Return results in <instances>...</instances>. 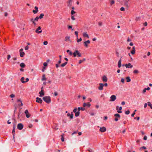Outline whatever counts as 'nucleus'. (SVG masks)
Segmentation results:
<instances>
[{"label": "nucleus", "instance_id": "f257e3e1", "mask_svg": "<svg viewBox=\"0 0 152 152\" xmlns=\"http://www.w3.org/2000/svg\"><path fill=\"white\" fill-rule=\"evenodd\" d=\"M43 99L47 103H49L51 102L50 97L49 96H45L43 97Z\"/></svg>", "mask_w": 152, "mask_h": 152}, {"label": "nucleus", "instance_id": "f03ea898", "mask_svg": "<svg viewBox=\"0 0 152 152\" xmlns=\"http://www.w3.org/2000/svg\"><path fill=\"white\" fill-rule=\"evenodd\" d=\"M73 55L75 57L77 56L78 57H80L81 56V53H80L79 51L77 50H76L73 53Z\"/></svg>", "mask_w": 152, "mask_h": 152}, {"label": "nucleus", "instance_id": "7ed1b4c3", "mask_svg": "<svg viewBox=\"0 0 152 152\" xmlns=\"http://www.w3.org/2000/svg\"><path fill=\"white\" fill-rule=\"evenodd\" d=\"M77 109L76 107L73 110V112L75 113V117H77L80 115V111H77Z\"/></svg>", "mask_w": 152, "mask_h": 152}, {"label": "nucleus", "instance_id": "20e7f679", "mask_svg": "<svg viewBox=\"0 0 152 152\" xmlns=\"http://www.w3.org/2000/svg\"><path fill=\"white\" fill-rule=\"evenodd\" d=\"M116 97L115 95H113L110 97V101L111 102H114L115 100Z\"/></svg>", "mask_w": 152, "mask_h": 152}, {"label": "nucleus", "instance_id": "39448f33", "mask_svg": "<svg viewBox=\"0 0 152 152\" xmlns=\"http://www.w3.org/2000/svg\"><path fill=\"white\" fill-rule=\"evenodd\" d=\"M41 29V27L40 26H39L36 30L35 32L37 34L41 33L42 32V31Z\"/></svg>", "mask_w": 152, "mask_h": 152}, {"label": "nucleus", "instance_id": "423d86ee", "mask_svg": "<svg viewBox=\"0 0 152 152\" xmlns=\"http://www.w3.org/2000/svg\"><path fill=\"white\" fill-rule=\"evenodd\" d=\"M25 79V78L23 77H22L20 79V81H21V83H24L26 82H27L29 81V79L28 78H26V81H25L24 80Z\"/></svg>", "mask_w": 152, "mask_h": 152}, {"label": "nucleus", "instance_id": "0eeeda50", "mask_svg": "<svg viewBox=\"0 0 152 152\" xmlns=\"http://www.w3.org/2000/svg\"><path fill=\"white\" fill-rule=\"evenodd\" d=\"M23 49L22 48L19 50L20 56L21 57H23L25 55V53L23 51Z\"/></svg>", "mask_w": 152, "mask_h": 152}, {"label": "nucleus", "instance_id": "6e6552de", "mask_svg": "<svg viewBox=\"0 0 152 152\" xmlns=\"http://www.w3.org/2000/svg\"><path fill=\"white\" fill-rule=\"evenodd\" d=\"M67 117H69V118L71 119H72L73 118V114L72 112L71 113H68L67 114Z\"/></svg>", "mask_w": 152, "mask_h": 152}, {"label": "nucleus", "instance_id": "1a4fd4ad", "mask_svg": "<svg viewBox=\"0 0 152 152\" xmlns=\"http://www.w3.org/2000/svg\"><path fill=\"white\" fill-rule=\"evenodd\" d=\"M23 125L21 123L18 124L17 126V128L19 130H21L23 129Z\"/></svg>", "mask_w": 152, "mask_h": 152}, {"label": "nucleus", "instance_id": "9d476101", "mask_svg": "<svg viewBox=\"0 0 152 152\" xmlns=\"http://www.w3.org/2000/svg\"><path fill=\"white\" fill-rule=\"evenodd\" d=\"M90 43V41L89 40L86 41L84 42L85 46L86 48H88V45Z\"/></svg>", "mask_w": 152, "mask_h": 152}, {"label": "nucleus", "instance_id": "9b49d317", "mask_svg": "<svg viewBox=\"0 0 152 152\" xmlns=\"http://www.w3.org/2000/svg\"><path fill=\"white\" fill-rule=\"evenodd\" d=\"M104 86V84L102 83H100L99 84V86L98 87V89L99 90H102L103 89V86Z\"/></svg>", "mask_w": 152, "mask_h": 152}, {"label": "nucleus", "instance_id": "f8f14e48", "mask_svg": "<svg viewBox=\"0 0 152 152\" xmlns=\"http://www.w3.org/2000/svg\"><path fill=\"white\" fill-rule=\"evenodd\" d=\"M102 80L103 82H107V80H108V79H107V76H106L105 75H103L102 77Z\"/></svg>", "mask_w": 152, "mask_h": 152}, {"label": "nucleus", "instance_id": "ddd939ff", "mask_svg": "<svg viewBox=\"0 0 152 152\" xmlns=\"http://www.w3.org/2000/svg\"><path fill=\"white\" fill-rule=\"evenodd\" d=\"M25 113L26 114V116L27 118H28L30 117L31 115L28 113L27 110H26L25 111Z\"/></svg>", "mask_w": 152, "mask_h": 152}, {"label": "nucleus", "instance_id": "4468645a", "mask_svg": "<svg viewBox=\"0 0 152 152\" xmlns=\"http://www.w3.org/2000/svg\"><path fill=\"white\" fill-rule=\"evenodd\" d=\"M36 102H37L42 103V99L40 98L37 97L36 98Z\"/></svg>", "mask_w": 152, "mask_h": 152}, {"label": "nucleus", "instance_id": "2eb2a0df", "mask_svg": "<svg viewBox=\"0 0 152 152\" xmlns=\"http://www.w3.org/2000/svg\"><path fill=\"white\" fill-rule=\"evenodd\" d=\"M125 66L127 68H132L133 67V65H132L130 63L126 64Z\"/></svg>", "mask_w": 152, "mask_h": 152}, {"label": "nucleus", "instance_id": "dca6fc26", "mask_svg": "<svg viewBox=\"0 0 152 152\" xmlns=\"http://www.w3.org/2000/svg\"><path fill=\"white\" fill-rule=\"evenodd\" d=\"M99 130L102 132H104L106 131V129L104 127H101L99 129Z\"/></svg>", "mask_w": 152, "mask_h": 152}, {"label": "nucleus", "instance_id": "f3484780", "mask_svg": "<svg viewBox=\"0 0 152 152\" xmlns=\"http://www.w3.org/2000/svg\"><path fill=\"white\" fill-rule=\"evenodd\" d=\"M39 96L42 97L45 95V93L43 90H41V91L39 92Z\"/></svg>", "mask_w": 152, "mask_h": 152}, {"label": "nucleus", "instance_id": "a211bd4d", "mask_svg": "<svg viewBox=\"0 0 152 152\" xmlns=\"http://www.w3.org/2000/svg\"><path fill=\"white\" fill-rule=\"evenodd\" d=\"M91 104L89 102L87 103H84L83 104V106L84 107H85L86 106H87L88 107H90L91 106Z\"/></svg>", "mask_w": 152, "mask_h": 152}, {"label": "nucleus", "instance_id": "6ab92c4d", "mask_svg": "<svg viewBox=\"0 0 152 152\" xmlns=\"http://www.w3.org/2000/svg\"><path fill=\"white\" fill-rule=\"evenodd\" d=\"M83 36L84 37L89 38V36L86 32H84L83 34Z\"/></svg>", "mask_w": 152, "mask_h": 152}, {"label": "nucleus", "instance_id": "aec40b11", "mask_svg": "<svg viewBox=\"0 0 152 152\" xmlns=\"http://www.w3.org/2000/svg\"><path fill=\"white\" fill-rule=\"evenodd\" d=\"M35 10H33V13L34 14H35L37 13L38 12V7H37L36 6H35Z\"/></svg>", "mask_w": 152, "mask_h": 152}, {"label": "nucleus", "instance_id": "412c9836", "mask_svg": "<svg viewBox=\"0 0 152 152\" xmlns=\"http://www.w3.org/2000/svg\"><path fill=\"white\" fill-rule=\"evenodd\" d=\"M15 125H14L13 126V129L12 131V133L13 134V138H14V134H15Z\"/></svg>", "mask_w": 152, "mask_h": 152}, {"label": "nucleus", "instance_id": "4be33fe9", "mask_svg": "<svg viewBox=\"0 0 152 152\" xmlns=\"http://www.w3.org/2000/svg\"><path fill=\"white\" fill-rule=\"evenodd\" d=\"M121 58L119 60L118 62V66L119 68H120L121 66Z\"/></svg>", "mask_w": 152, "mask_h": 152}, {"label": "nucleus", "instance_id": "5701e85b", "mask_svg": "<svg viewBox=\"0 0 152 152\" xmlns=\"http://www.w3.org/2000/svg\"><path fill=\"white\" fill-rule=\"evenodd\" d=\"M129 1L128 0H126L124 1V5L127 7H128V2Z\"/></svg>", "mask_w": 152, "mask_h": 152}, {"label": "nucleus", "instance_id": "b1692460", "mask_svg": "<svg viewBox=\"0 0 152 152\" xmlns=\"http://www.w3.org/2000/svg\"><path fill=\"white\" fill-rule=\"evenodd\" d=\"M150 89V88L149 87H148L147 88H144L142 91V93L143 94L145 93L146 92V90L148 91Z\"/></svg>", "mask_w": 152, "mask_h": 152}, {"label": "nucleus", "instance_id": "393cba45", "mask_svg": "<svg viewBox=\"0 0 152 152\" xmlns=\"http://www.w3.org/2000/svg\"><path fill=\"white\" fill-rule=\"evenodd\" d=\"M30 21H31L32 23L34 25V26H35L36 25V21H34V18H32L30 19Z\"/></svg>", "mask_w": 152, "mask_h": 152}, {"label": "nucleus", "instance_id": "a878e982", "mask_svg": "<svg viewBox=\"0 0 152 152\" xmlns=\"http://www.w3.org/2000/svg\"><path fill=\"white\" fill-rule=\"evenodd\" d=\"M131 53L132 54H134L135 53V48L134 47H133V50L131 51Z\"/></svg>", "mask_w": 152, "mask_h": 152}, {"label": "nucleus", "instance_id": "bb28decb", "mask_svg": "<svg viewBox=\"0 0 152 152\" xmlns=\"http://www.w3.org/2000/svg\"><path fill=\"white\" fill-rule=\"evenodd\" d=\"M72 0H70L68 2V6L70 7L72 4Z\"/></svg>", "mask_w": 152, "mask_h": 152}, {"label": "nucleus", "instance_id": "cd10ccee", "mask_svg": "<svg viewBox=\"0 0 152 152\" xmlns=\"http://www.w3.org/2000/svg\"><path fill=\"white\" fill-rule=\"evenodd\" d=\"M65 41H71L70 40V37L69 36H67L65 37Z\"/></svg>", "mask_w": 152, "mask_h": 152}, {"label": "nucleus", "instance_id": "c85d7f7f", "mask_svg": "<svg viewBox=\"0 0 152 152\" xmlns=\"http://www.w3.org/2000/svg\"><path fill=\"white\" fill-rule=\"evenodd\" d=\"M66 52L67 53H69V54L70 55V56H71L72 55V54H73V53H72V51H70L69 50H66Z\"/></svg>", "mask_w": 152, "mask_h": 152}, {"label": "nucleus", "instance_id": "c756f323", "mask_svg": "<svg viewBox=\"0 0 152 152\" xmlns=\"http://www.w3.org/2000/svg\"><path fill=\"white\" fill-rule=\"evenodd\" d=\"M85 109L84 108L82 107H78L77 109V110L78 111H80V110H84Z\"/></svg>", "mask_w": 152, "mask_h": 152}, {"label": "nucleus", "instance_id": "7c9ffc66", "mask_svg": "<svg viewBox=\"0 0 152 152\" xmlns=\"http://www.w3.org/2000/svg\"><path fill=\"white\" fill-rule=\"evenodd\" d=\"M17 102H20V105L21 106H23V104L22 103V101H21V100L20 99H18L17 100Z\"/></svg>", "mask_w": 152, "mask_h": 152}, {"label": "nucleus", "instance_id": "2f4dec72", "mask_svg": "<svg viewBox=\"0 0 152 152\" xmlns=\"http://www.w3.org/2000/svg\"><path fill=\"white\" fill-rule=\"evenodd\" d=\"M46 80V78L45 77V75H44L42 77V78L41 79V80L42 81H43L44 80Z\"/></svg>", "mask_w": 152, "mask_h": 152}, {"label": "nucleus", "instance_id": "473e14b6", "mask_svg": "<svg viewBox=\"0 0 152 152\" xmlns=\"http://www.w3.org/2000/svg\"><path fill=\"white\" fill-rule=\"evenodd\" d=\"M20 66L22 68H24L25 66V65L24 63H22L20 64Z\"/></svg>", "mask_w": 152, "mask_h": 152}, {"label": "nucleus", "instance_id": "72a5a7b5", "mask_svg": "<svg viewBox=\"0 0 152 152\" xmlns=\"http://www.w3.org/2000/svg\"><path fill=\"white\" fill-rule=\"evenodd\" d=\"M122 109V107H119V109L120 110H118L117 112L118 113H121L122 112L121 111V110Z\"/></svg>", "mask_w": 152, "mask_h": 152}, {"label": "nucleus", "instance_id": "f704fd0d", "mask_svg": "<svg viewBox=\"0 0 152 152\" xmlns=\"http://www.w3.org/2000/svg\"><path fill=\"white\" fill-rule=\"evenodd\" d=\"M139 72V71L137 69H135L133 72V73L134 74H137Z\"/></svg>", "mask_w": 152, "mask_h": 152}, {"label": "nucleus", "instance_id": "c9c22d12", "mask_svg": "<svg viewBox=\"0 0 152 152\" xmlns=\"http://www.w3.org/2000/svg\"><path fill=\"white\" fill-rule=\"evenodd\" d=\"M126 82H129L131 81V79L129 77H126Z\"/></svg>", "mask_w": 152, "mask_h": 152}, {"label": "nucleus", "instance_id": "e433bc0d", "mask_svg": "<svg viewBox=\"0 0 152 152\" xmlns=\"http://www.w3.org/2000/svg\"><path fill=\"white\" fill-rule=\"evenodd\" d=\"M67 62H65V63L62 64L61 65V66L62 67H64L67 64Z\"/></svg>", "mask_w": 152, "mask_h": 152}, {"label": "nucleus", "instance_id": "4c0bfd02", "mask_svg": "<svg viewBox=\"0 0 152 152\" xmlns=\"http://www.w3.org/2000/svg\"><path fill=\"white\" fill-rule=\"evenodd\" d=\"M44 16V14L43 13H41L40 14L39 16V18L40 19H41Z\"/></svg>", "mask_w": 152, "mask_h": 152}, {"label": "nucleus", "instance_id": "58836bf2", "mask_svg": "<svg viewBox=\"0 0 152 152\" xmlns=\"http://www.w3.org/2000/svg\"><path fill=\"white\" fill-rule=\"evenodd\" d=\"M114 116L116 118H120V115L116 113L114 115Z\"/></svg>", "mask_w": 152, "mask_h": 152}, {"label": "nucleus", "instance_id": "ea45409f", "mask_svg": "<svg viewBox=\"0 0 152 152\" xmlns=\"http://www.w3.org/2000/svg\"><path fill=\"white\" fill-rule=\"evenodd\" d=\"M148 105L150 106L151 109H152V104L150 102H148Z\"/></svg>", "mask_w": 152, "mask_h": 152}, {"label": "nucleus", "instance_id": "a19ab883", "mask_svg": "<svg viewBox=\"0 0 152 152\" xmlns=\"http://www.w3.org/2000/svg\"><path fill=\"white\" fill-rule=\"evenodd\" d=\"M39 17L38 16L36 17L34 19V20L35 21L37 22L38 21V19H39Z\"/></svg>", "mask_w": 152, "mask_h": 152}, {"label": "nucleus", "instance_id": "79ce46f5", "mask_svg": "<svg viewBox=\"0 0 152 152\" xmlns=\"http://www.w3.org/2000/svg\"><path fill=\"white\" fill-rule=\"evenodd\" d=\"M130 113V111L129 110H128L127 111H125V113L126 115H128Z\"/></svg>", "mask_w": 152, "mask_h": 152}, {"label": "nucleus", "instance_id": "37998d69", "mask_svg": "<svg viewBox=\"0 0 152 152\" xmlns=\"http://www.w3.org/2000/svg\"><path fill=\"white\" fill-rule=\"evenodd\" d=\"M82 41L81 38H80L79 39H78V38H77V42H80Z\"/></svg>", "mask_w": 152, "mask_h": 152}, {"label": "nucleus", "instance_id": "c03bdc74", "mask_svg": "<svg viewBox=\"0 0 152 152\" xmlns=\"http://www.w3.org/2000/svg\"><path fill=\"white\" fill-rule=\"evenodd\" d=\"M75 33L76 36L77 38H78V32H77V31H75Z\"/></svg>", "mask_w": 152, "mask_h": 152}, {"label": "nucleus", "instance_id": "a18cd8bd", "mask_svg": "<svg viewBox=\"0 0 152 152\" xmlns=\"http://www.w3.org/2000/svg\"><path fill=\"white\" fill-rule=\"evenodd\" d=\"M136 111V110H134V112H133V113L132 114L131 116L132 117H134V115L135 114V112Z\"/></svg>", "mask_w": 152, "mask_h": 152}, {"label": "nucleus", "instance_id": "49530a36", "mask_svg": "<svg viewBox=\"0 0 152 152\" xmlns=\"http://www.w3.org/2000/svg\"><path fill=\"white\" fill-rule=\"evenodd\" d=\"M75 13V12L73 10H72L71 12V14L72 15H73Z\"/></svg>", "mask_w": 152, "mask_h": 152}, {"label": "nucleus", "instance_id": "de8ad7c7", "mask_svg": "<svg viewBox=\"0 0 152 152\" xmlns=\"http://www.w3.org/2000/svg\"><path fill=\"white\" fill-rule=\"evenodd\" d=\"M102 23L101 22H98V25L99 26H102Z\"/></svg>", "mask_w": 152, "mask_h": 152}, {"label": "nucleus", "instance_id": "09e8293b", "mask_svg": "<svg viewBox=\"0 0 152 152\" xmlns=\"http://www.w3.org/2000/svg\"><path fill=\"white\" fill-rule=\"evenodd\" d=\"M115 3V1L114 0H111V5H112V4H114Z\"/></svg>", "mask_w": 152, "mask_h": 152}, {"label": "nucleus", "instance_id": "8fccbe9b", "mask_svg": "<svg viewBox=\"0 0 152 152\" xmlns=\"http://www.w3.org/2000/svg\"><path fill=\"white\" fill-rule=\"evenodd\" d=\"M120 10L122 11H124L125 10L124 8L123 7H122L120 8Z\"/></svg>", "mask_w": 152, "mask_h": 152}, {"label": "nucleus", "instance_id": "3c124183", "mask_svg": "<svg viewBox=\"0 0 152 152\" xmlns=\"http://www.w3.org/2000/svg\"><path fill=\"white\" fill-rule=\"evenodd\" d=\"M10 96L11 98H13V97H15V95L14 94H11V95H10Z\"/></svg>", "mask_w": 152, "mask_h": 152}, {"label": "nucleus", "instance_id": "603ef678", "mask_svg": "<svg viewBox=\"0 0 152 152\" xmlns=\"http://www.w3.org/2000/svg\"><path fill=\"white\" fill-rule=\"evenodd\" d=\"M48 42L46 41H44L43 42V44L44 45H47V44H48Z\"/></svg>", "mask_w": 152, "mask_h": 152}, {"label": "nucleus", "instance_id": "864d4df0", "mask_svg": "<svg viewBox=\"0 0 152 152\" xmlns=\"http://www.w3.org/2000/svg\"><path fill=\"white\" fill-rule=\"evenodd\" d=\"M147 137L146 136H145L143 137V140H147Z\"/></svg>", "mask_w": 152, "mask_h": 152}, {"label": "nucleus", "instance_id": "5fc2aeb1", "mask_svg": "<svg viewBox=\"0 0 152 152\" xmlns=\"http://www.w3.org/2000/svg\"><path fill=\"white\" fill-rule=\"evenodd\" d=\"M43 65L45 66H46L48 65V63L46 62H44L43 64Z\"/></svg>", "mask_w": 152, "mask_h": 152}, {"label": "nucleus", "instance_id": "6e6d98bb", "mask_svg": "<svg viewBox=\"0 0 152 152\" xmlns=\"http://www.w3.org/2000/svg\"><path fill=\"white\" fill-rule=\"evenodd\" d=\"M142 148L143 149H146V147L145 146H143L140 148V150H141Z\"/></svg>", "mask_w": 152, "mask_h": 152}, {"label": "nucleus", "instance_id": "4d7b16f0", "mask_svg": "<svg viewBox=\"0 0 152 152\" xmlns=\"http://www.w3.org/2000/svg\"><path fill=\"white\" fill-rule=\"evenodd\" d=\"M88 151L89 152H93V150H92V149H90V148H89L88 150Z\"/></svg>", "mask_w": 152, "mask_h": 152}, {"label": "nucleus", "instance_id": "13d9d810", "mask_svg": "<svg viewBox=\"0 0 152 152\" xmlns=\"http://www.w3.org/2000/svg\"><path fill=\"white\" fill-rule=\"evenodd\" d=\"M71 19L73 20H75V18H74V16L72 15L71 16Z\"/></svg>", "mask_w": 152, "mask_h": 152}, {"label": "nucleus", "instance_id": "bf43d9fd", "mask_svg": "<svg viewBox=\"0 0 152 152\" xmlns=\"http://www.w3.org/2000/svg\"><path fill=\"white\" fill-rule=\"evenodd\" d=\"M124 80L123 78H121V81L122 83H124Z\"/></svg>", "mask_w": 152, "mask_h": 152}, {"label": "nucleus", "instance_id": "052dcab7", "mask_svg": "<svg viewBox=\"0 0 152 152\" xmlns=\"http://www.w3.org/2000/svg\"><path fill=\"white\" fill-rule=\"evenodd\" d=\"M28 46H26V47L25 48V49L26 50H28Z\"/></svg>", "mask_w": 152, "mask_h": 152}, {"label": "nucleus", "instance_id": "680f3d73", "mask_svg": "<svg viewBox=\"0 0 152 152\" xmlns=\"http://www.w3.org/2000/svg\"><path fill=\"white\" fill-rule=\"evenodd\" d=\"M33 125L31 124H29V126H28V127H29V128H31L32 127H33Z\"/></svg>", "mask_w": 152, "mask_h": 152}, {"label": "nucleus", "instance_id": "e2e57ef3", "mask_svg": "<svg viewBox=\"0 0 152 152\" xmlns=\"http://www.w3.org/2000/svg\"><path fill=\"white\" fill-rule=\"evenodd\" d=\"M72 26H68V29H69L70 28H72Z\"/></svg>", "mask_w": 152, "mask_h": 152}, {"label": "nucleus", "instance_id": "0e129e2a", "mask_svg": "<svg viewBox=\"0 0 152 152\" xmlns=\"http://www.w3.org/2000/svg\"><path fill=\"white\" fill-rule=\"evenodd\" d=\"M61 141H62V142H63L64 141V139L63 137V136L62 135V137L61 138Z\"/></svg>", "mask_w": 152, "mask_h": 152}, {"label": "nucleus", "instance_id": "69168bd1", "mask_svg": "<svg viewBox=\"0 0 152 152\" xmlns=\"http://www.w3.org/2000/svg\"><path fill=\"white\" fill-rule=\"evenodd\" d=\"M147 105H148V104L147 103H145L144 105V108H145L147 107Z\"/></svg>", "mask_w": 152, "mask_h": 152}, {"label": "nucleus", "instance_id": "338daca9", "mask_svg": "<svg viewBox=\"0 0 152 152\" xmlns=\"http://www.w3.org/2000/svg\"><path fill=\"white\" fill-rule=\"evenodd\" d=\"M54 129L55 130H58V128L57 126H56L54 128Z\"/></svg>", "mask_w": 152, "mask_h": 152}, {"label": "nucleus", "instance_id": "774afa93", "mask_svg": "<svg viewBox=\"0 0 152 152\" xmlns=\"http://www.w3.org/2000/svg\"><path fill=\"white\" fill-rule=\"evenodd\" d=\"M125 104V102H124V101L122 102L121 103V104L123 105H124Z\"/></svg>", "mask_w": 152, "mask_h": 152}]
</instances>
